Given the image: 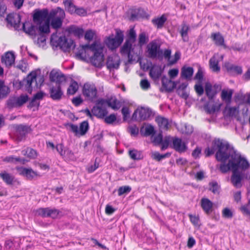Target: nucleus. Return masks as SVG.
<instances>
[{
  "instance_id": "19",
  "label": "nucleus",
  "mask_w": 250,
  "mask_h": 250,
  "mask_svg": "<svg viewBox=\"0 0 250 250\" xmlns=\"http://www.w3.org/2000/svg\"><path fill=\"white\" fill-rule=\"evenodd\" d=\"M107 68L109 69H118L120 64V59L118 55L108 56L106 61Z\"/></svg>"
},
{
  "instance_id": "28",
  "label": "nucleus",
  "mask_w": 250,
  "mask_h": 250,
  "mask_svg": "<svg viewBox=\"0 0 250 250\" xmlns=\"http://www.w3.org/2000/svg\"><path fill=\"white\" fill-rule=\"evenodd\" d=\"M201 206L206 213L208 214L211 211L213 203L208 199L204 198L201 199Z\"/></svg>"
},
{
  "instance_id": "18",
  "label": "nucleus",
  "mask_w": 250,
  "mask_h": 250,
  "mask_svg": "<svg viewBox=\"0 0 250 250\" xmlns=\"http://www.w3.org/2000/svg\"><path fill=\"white\" fill-rule=\"evenodd\" d=\"M6 21L8 24L13 26L16 29H18L20 26L21 16L20 14H9L6 17Z\"/></svg>"
},
{
  "instance_id": "49",
  "label": "nucleus",
  "mask_w": 250,
  "mask_h": 250,
  "mask_svg": "<svg viewBox=\"0 0 250 250\" xmlns=\"http://www.w3.org/2000/svg\"><path fill=\"white\" fill-rule=\"evenodd\" d=\"M78 88V83L74 81L69 85V87L67 89V93L73 95L77 91Z\"/></svg>"
},
{
  "instance_id": "53",
  "label": "nucleus",
  "mask_w": 250,
  "mask_h": 250,
  "mask_svg": "<svg viewBox=\"0 0 250 250\" xmlns=\"http://www.w3.org/2000/svg\"><path fill=\"white\" fill-rule=\"evenodd\" d=\"M163 137L161 133H159L157 136H151V139L152 140V143L155 146H158L162 143Z\"/></svg>"
},
{
  "instance_id": "22",
  "label": "nucleus",
  "mask_w": 250,
  "mask_h": 250,
  "mask_svg": "<svg viewBox=\"0 0 250 250\" xmlns=\"http://www.w3.org/2000/svg\"><path fill=\"white\" fill-rule=\"evenodd\" d=\"M205 91L208 100L210 102H214V98L217 94V91L213 89L212 84L209 82L205 83Z\"/></svg>"
},
{
  "instance_id": "14",
  "label": "nucleus",
  "mask_w": 250,
  "mask_h": 250,
  "mask_svg": "<svg viewBox=\"0 0 250 250\" xmlns=\"http://www.w3.org/2000/svg\"><path fill=\"white\" fill-rule=\"evenodd\" d=\"M17 170L20 175L26 177V178L29 180H32L37 177L40 176L39 174L34 171L31 168L21 167H18Z\"/></svg>"
},
{
  "instance_id": "36",
  "label": "nucleus",
  "mask_w": 250,
  "mask_h": 250,
  "mask_svg": "<svg viewBox=\"0 0 250 250\" xmlns=\"http://www.w3.org/2000/svg\"><path fill=\"white\" fill-rule=\"evenodd\" d=\"M193 72V67L184 66L181 69V77L186 79H190L192 76Z\"/></svg>"
},
{
  "instance_id": "57",
  "label": "nucleus",
  "mask_w": 250,
  "mask_h": 250,
  "mask_svg": "<svg viewBox=\"0 0 250 250\" xmlns=\"http://www.w3.org/2000/svg\"><path fill=\"white\" fill-rule=\"evenodd\" d=\"M48 211L47 215H48V217H51L53 219L57 218L60 213V211L56 208L51 209L49 208Z\"/></svg>"
},
{
  "instance_id": "2",
  "label": "nucleus",
  "mask_w": 250,
  "mask_h": 250,
  "mask_svg": "<svg viewBox=\"0 0 250 250\" xmlns=\"http://www.w3.org/2000/svg\"><path fill=\"white\" fill-rule=\"evenodd\" d=\"M249 168H250V164L245 158L240 163L239 166H237L232 170L230 182L235 188H239L242 187V181L245 176L243 172Z\"/></svg>"
},
{
  "instance_id": "1",
  "label": "nucleus",
  "mask_w": 250,
  "mask_h": 250,
  "mask_svg": "<svg viewBox=\"0 0 250 250\" xmlns=\"http://www.w3.org/2000/svg\"><path fill=\"white\" fill-rule=\"evenodd\" d=\"M219 150L216 152L215 157L218 161L223 163L220 166V170L223 173L232 170L239 166L240 163L245 158L237 153L232 146L228 144L224 145L219 141H217Z\"/></svg>"
},
{
  "instance_id": "64",
  "label": "nucleus",
  "mask_w": 250,
  "mask_h": 250,
  "mask_svg": "<svg viewBox=\"0 0 250 250\" xmlns=\"http://www.w3.org/2000/svg\"><path fill=\"white\" fill-rule=\"evenodd\" d=\"M7 104L9 108L16 107V97H10L7 102Z\"/></svg>"
},
{
  "instance_id": "55",
  "label": "nucleus",
  "mask_w": 250,
  "mask_h": 250,
  "mask_svg": "<svg viewBox=\"0 0 250 250\" xmlns=\"http://www.w3.org/2000/svg\"><path fill=\"white\" fill-rule=\"evenodd\" d=\"M194 90L198 96L203 95L204 92V89L202 85V83H198V84H195Z\"/></svg>"
},
{
  "instance_id": "25",
  "label": "nucleus",
  "mask_w": 250,
  "mask_h": 250,
  "mask_svg": "<svg viewBox=\"0 0 250 250\" xmlns=\"http://www.w3.org/2000/svg\"><path fill=\"white\" fill-rule=\"evenodd\" d=\"M225 66L228 73L232 75H241L242 74L243 70L241 66L235 65L229 62H226Z\"/></svg>"
},
{
  "instance_id": "7",
  "label": "nucleus",
  "mask_w": 250,
  "mask_h": 250,
  "mask_svg": "<svg viewBox=\"0 0 250 250\" xmlns=\"http://www.w3.org/2000/svg\"><path fill=\"white\" fill-rule=\"evenodd\" d=\"M148 57L151 59L158 58L161 60L163 58V50L160 45L155 40L150 42L146 46Z\"/></svg>"
},
{
  "instance_id": "56",
  "label": "nucleus",
  "mask_w": 250,
  "mask_h": 250,
  "mask_svg": "<svg viewBox=\"0 0 250 250\" xmlns=\"http://www.w3.org/2000/svg\"><path fill=\"white\" fill-rule=\"evenodd\" d=\"M148 38L145 33H141L139 35V44L140 46L145 44L148 41Z\"/></svg>"
},
{
  "instance_id": "43",
  "label": "nucleus",
  "mask_w": 250,
  "mask_h": 250,
  "mask_svg": "<svg viewBox=\"0 0 250 250\" xmlns=\"http://www.w3.org/2000/svg\"><path fill=\"white\" fill-rule=\"evenodd\" d=\"M209 63L210 68L213 71L217 72L220 71V67L219 66V62L215 57L210 58Z\"/></svg>"
},
{
  "instance_id": "12",
  "label": "nucleus",
  "mask_w": 250,
  "mask_h": 250,
  "mask_svg": "<svg viewBox=\"0 0 250 250\" xmlns=\"http://www.w3.org/2000/svg\"><path fill=\"white\" fill-rule=\"evenodd\" d=\"M133 43L125 41L123 45L120 48V53L123 55H127L128 57V63H132L134 61L133 56L131 54L134 52V48L133 47Z\"/></svg>"
},
{
  "instance_id": "11",
  "label": "nucleus",
  "mask_w": 250,
  "mask_h": 250,
  "mask_svg": "<svg viewBox=\"0 0 250 250\" xmlns=\"http://www.w3.org/2000/svg\"><path fill=\"white\" fill-rule=\"evenodd\" d=\"M49 17V13L47 9H36L33 15V21L36 24H41Z\"/></svg>"
},
{
  "instance_id": "29",
  "label": "nucleus",
  "mask_w": 250,
  "mask_h": 250,
  "mask_svg": "<svg viewBox=\"0 0 250 250\" xmlns=\"http://www.w3.org/2000/svg\"><path fill=\"white\" fill-rule=\"evenodd\" d=\"M0 177L8 185H12L16 181L15 177L5 171L0 173Z\"/></svg>"
},
{
  "instance_id": "39",
  "label": "nucleus",
  "mask_w": 250,
  "mask_h": 250,
  "mask_svg": "<svg viewBox=\"0 0 250 250\" xmlns=\"http://www.w3.org/2000/svg\"><path fill=\"white\" fill-rule=\"evenodd\" d=\"M128 154L130 157L133 160H140L144 158L142 152L135 149L129 150Z\"/></svg>"
},
{
  "instance_id": "40",
  "label": "nucleus",
  "mask_w": 250,
  "mask_h": 250,
  "mask_svg": "<svg viewBox=\"0 0 250 250\" xmlns=\"http://www.w3.org/2000/svg\"><path fill=\"white\" fill-rule=\"evenodd\" d=\"M233 90L230 89L229 91L223 89L221 92V98L223 101L226 103H230L232 98Z\"/></svg>"
},
{
  "instance_id": "45",
  "label": "nucleus",
  "mask_w": 250,
  "mask_h": 250,
  "mask_svg": "<svg viewBox=\"0 0 250 250\" xmlns=\"http://www.w3.org/2000/svg\"><path fill=\"white\" fill-rule=\"evenodd\" d=\"M89 128L88 122L87 121H84L82 122L80 125V130H79V134L83 136L85 135L88 131Z\"/></svg>"
},
{
  "instance_id": "58",
  "label": "nucleus",
  "mask_w": 250,
  "mask_h": 250,
  "mask_svg": "<svg viewBox=\"0 0 250 250\" xmlns=\"http://www.w3.org/2000/svg\"><path fill=\"white\" fill-rule=\"evenodd\" d=\"M77 8V7L72 2L65 6V9L71 14L76 13Z\"/></svg>"
},
{
  "instance_id": "21",
  "label": "nucleus",
  "mask_w": 250,
  "mask_h": 250,
  "mask_svg": "<svg viewBox=\"0 0 250 250\" xmlns=\"http://www.w3.org/2000/svg\"><path fill=\"white\" fill-rule=\"evenodd\" d=\"M49 94L50 98L53 100L59 101L61 99L63 95V92L62 90L60 85L52 86L49 89Z\"/></svg>"
},
{
  "instance_id": "34",
  "label": "nucleus",
  "mask_w": 250,
  "mask_h": 250,
  "mask_svg": "<svg viewBox=\"0 0 250 250\" xmlns=\"http://www.w3.org/2000/svg\"><path fill=\"white\" fill-rule=\"evenodd\" d=\"M190 28L189 25H187L185 22H183L181 25V29L180 33L182 37L184 42H186L188 40V31Z\"/></svg>"
},
{
  "instance_id": "46",
  "label": "nucleus",
  "mask_w": 250,
  "mask_h": 250,
  "mask_svg": "<svg viewBox=\"0 0 250 250\" xmlns=\"http://www.w3.org/2000/svg\"><path fill=\"white\" fill-rule=\"evenodd\" d=\"M171 142L172 143V137L170 136H166L164 139H163L162 143L160 144L161 145V150L163 151L167 149Z\"/></svg>"
},
{
  "instance_id": "63",
  "label": "nucleus",
  "mask_w": 250,
  "mask_h": 250,
  "mask_svg": "<svg viewBox=\"0 0 250 250\" xmlns=\"http://www.w3.org/2000/svg\"><path fill=\"white\" fill-rule=\"evenodd\" d=\"M181 53L179 51H176L174 54V59L172 60L169 59L168 65H171L175 63L180 59Z\"/></svg>"
},
{
  "instance_id": "10",
  "label": "nucleus",
  "mask_w": 250,
  "mask_h": 250,
  "mask_svg": "<svg viewBox=\"0 0 250 250\" xmlns=\"http://www.w3.org/2000/svg\"><path fill=\"white\" fill-rule=\"evenodd\" d=\"M83 94L88 100L93 102L97 98V89L94 84L85 83L83 86Z\"/></svg>"
},
{
  "instance_id": "61",
  "label": "nucleus",
  "mask_w": 250,
  "mask_h": 250,
  "mask_svg": "<svg viewBox=\"0 0 250 250\" xmlns=\"http://www.w3.org/2000/svg\"><path fill=\"white\" fill-rule=\"evenodd\" d=\"M233 215V212L229 208H226L222 210V215L226 218H231Z\"/></svg>"
},
{
  "instance_id": "3",
  "label": "nucleus",
  "mask_w": 250,
  "mask_h": 250,
  "mask_svg": "<svg viewBox=\"0 0 250 250\" xmlns=\"http://www.w3.org/2000/svg\"><path fill=\"white\" fill-rule=\"evenodd\" d=\"M34 25L29 21H26L22 24V30L27 35L31 36L33 39L35 38L37 36L36 31L38 30L39 34L44 35L49 34L50 32L49 20H45L42 24H36Z\"/></svg>"
},
{
  "instance_id": "51",
  "label": "nucleus",
  "mask_w": 250,
  "mask_h": 250,
  "mask_svg": "<svg viewBox=\"0 0 250 250\" xmlns=\"http://www.w3.org/2000/svg\"><path fill=\"white\" fill-rule=\"evenodd\" d=\"M48 210L49 208H41L36 210V214L42 217H48V215H47L49 212Z\"/></svg>"
},
{
  "instance_id": "6",
  "label": "nucleus",
  "mask_w": 250,
  "mask_h": 250,
  "mask_svg": "<svg viewBox=\"0 0 250 250\" xmlns=\"http://www.w3.org/2000/svg\"><path fill=\"white\" fill-rule=\"evenodd\" d=\"M37 76V73L35 71H32L22 81L16 82L15 86L19 89L24 88L25 91L31 94L33 90L32 84L35 82V86L38 87Z\"/></svg>"
},
{
  "instance_id": "42",
  "label": "nucleus",
  "mask_w": 250,
  "mask_h": 250,
  "mask_svg": "<svg viewBox=\"0 0 250 250\" xmlns=\"http://www.w3.org/2000/svg\"><path fill=\"white\" fill-rule=\"evenodd\" d=\"M62 158L67 161H74L76 160L73 152L68 148H65L63 153Z\"/></svg>"
},
{
  "instance_id": "62",
  "label": "nucleus",
  "mask_w": 250,
  "mask_h": 250,
  "mask_svg": "<svg viewBox=\"0 0 250 250\" xmlns=\"http://www.w3.org/2000/svg\"><path fill=\"white\" fill-rule=\"evenodd\" d=\"M140 86L143 90H146L150 88V84L147 79H143L140 82Z\"/></svg>"
},
{
  "instance_id": "31",
  "label": "nucleus",
  "mask_w": 250,
  "mask_h": 250,
  "mask_svg": "<svg viewBox=\"0 0 250 250\" xmlns=\"http://www.w3.org/2000/svg\"><path fill=\"white\" fill-rule=\"evenodd\" d=\"M167 19L165 15H163L160 17L153 19L151 20L152 24L158 29H161L164 26V23L167 21Z\"/></svg>"
},
{
  "instance_id": "16",
  "label": "nucleus",
  "mask_w": 250,
  "mask_h": 250,
  "mask_svg": "<svg viewBox=\"0 0 250 250\" xmlns=\"http://www.w3.org/2000/svg\"><path fill=\"white\" fill-rule=\"evenodd\" d=\"M104 106L98 104L96 101L95 105L91 109L93 115L99 119H104L108 114V111Z\"/></svg>"
},
{
  "instance_id": "8",
  "label": "nucleus",
  "mask_w": 250,
  "mask_h": 250,
  "mask_svg": "<svg viewBox=\"0 0 250 250\" xmlns=\"http://www.w3.org/2000/svg\"><path fill=\"white\" fill-rule=\"evenodd\" d=\"M97 104L101 105H107L114 110H118L122 105V103L114 95H112L106 99L99 98L97 100Z\"/></svg>"
},
{
  "instance_id": "13",
  "label": "nucleus",
  "mask_w": 250,
  "mask_h": 250,
  "mask_svg": "<svg viewBox=\"0 0 250 250\" xmlns=\"http://www.w3.org/2000/svg\"><path fill=\"white\" fill-rule=\"evenodd\" d=\"M170 146L180 153L186 152L188 148L186 143L177 137H172V143Z\"/></svg>"
},
{
  "instance_id": "26",
  "label": "nucleus",
  "mask_w": 250,
  "mask_h": 250,
  "mask_svg": "<svg viewBox=\"0 0 250 250\" xmlns=\"http://www.w3.org/2000/svg\"><path fill=\"white\" fill-rule=\"evenodd\" d=\"M138 109L140 121L148 120L152 114V110L149 108L141 107V108H138Z\"/></svg>"
},
{
  "instance_id": "35",
  "label": "nucleus",
  "mask_w": 250,
  "mask_h": 250,
  "mask_svg": "<svg viewBox=\"0 0 250 250\" xmlns=\"http://www.w3.org/2000/svg\"><path fill=\"white\" fill-rule=\"evenodd\" d=\"M10 92V88L5 85L4 81L0 80V99L6 97Z\"/></svg>"
},
{
  "instance_id": "17",
  "label": "nucleus",
  "mask_w": 250,
  "mask_h": 250,
  "mask_svg": "<svg viewBox=\"0 0 250 250\" xmlns=\"http://www.w3.org/2000/svg\"><path fill=\"white\" fill-rule=\"evenodd\" d=\"M92 64L96 67H101L103 65L104 55L103 50L95 52L93 56L90 58Z\"/></svg>"
},
{
  "instance_id": "15",
  "label": "nucleus",
  "mask_w": 250,
  "mask_h": 250,
  "mask_svg": "<svg viewBox=\"0 0 250 250\" xmlns=\"http://www.w3.org/2000/svg\"><path fill=\"white\" fill-rule=\"evenodd\" d=\"M149 15L142 8L133 9L131 12L130 20L138 21L140 19H148Z\"/></svg>"
},
{
  "instance_id": "30",
  "label": "nucleus",
  "mask_w": 250,
  "mask_h": 250,
  "mask_svg": "<svg viewBox=\"0 0 250 250\" xmlns=\"http://www.w3.org/2000/svg\"><path fill=\"white\" fill-rule=\"evenodd\" d=\"M155 121L160 128L164 130H167L168 129L169 122L167 118L161 116H158L156 117Z\"/></svg>"
},
{
  "instance_id": "9",
  "label": "nucleus",
  "mask_w": 250,
  "mask_h": 250,
  "mask_svg": "<svg viewBox=\"0 0 250 250\" xmlns=\"http://www.w3.org/2000/svg\"><path fill=\"white\" fill-rule=\"evenodd\" d=\"M14 129L15 136L18 141L25 140L27 135L32 131L30 126L23 124L16 125Z\"/></svg>"
},
{
  "instance_id": "54",
  "label": "nucleus",
  "mask_w": 250,
  "mask_h": 250,
  "mask_svg": "<svg viewBox=\"0 0 250 250\" xmlns=\"http://www.w3.org/2000/svg\"><path fill=\"white\" fill-rule=\"evenodd\" d=\"M104 119L105 123L109 125L113 124L117 120L116 116L114 113L108 116L106 115Z\"/></svg>"
},
{
  "instance_id": "59",
  "label": "nucleus",
  "mask_w": 250,
  "mask_h": 250,
  "mask_svg": "<svg viewBox=\"0 0 250 250\" xmlns=\"http://www.w3.org/2000/svg\"><path fill=\"white\" fill-rule=\"evenodd\" d=\"M95 35V32L91 29L87 30L84 35V39L86 40L90 41H92Z\"/></svg>"
},
{
  "instance_id": "38",
  "label": "nucleus",
  "mask_w": 250,
  "mask_h": 250,
  "mask_svg": "<svg viewBox=\"0 0 250 250\" xmlns=\"http://www.w3.org/2000/svg\"><path fill=\"white\" fill-rule=\"evenodd\" d=\"M170 152H167L165 154H161L158 151L152 152L151 154V157L154 160L160 162L162 159L169 158L171 156Z\"/></svg>"
},
{
  "instance_id": "47",
  "label": "nucleus",
  "mask_w": 250,
  "mask_h": 250,
  "mask_svg": "<svg viewBox=\"0 0 250 250\" xmlns=\"http://www.w3.org/2000/svg\"><path fill=\"white\" fill-rule=\"evenodd\" d=\"M115 31L116 34L114 38L118 42L122 44L124 39V32L119 28L115 29Z\"/></svg>"
},
{
  "instance_id": "24",
  "label": "nucleus",
  "mask_w": 250,
  "mask_h": 250,
  "mask_svg": "<svg viewBox=\"0 0 250 250\" xmlns=\"http://www.w3.org/2000/svg\"><path fill=\"white\" fill-rule=\"evenodd\" d=\"M165 66L163 68L161 65L153 66L149 71L150 77L154 81L159 79L164 71Z\"/></svg>"
},
{
  "instance_id": "23",
  "label": "nucleus",
  "mask_w": 250,
  "mask_h": 250,
  "mask_svg": "<svg viewBox=\"0 0 250 250\" xmlns=\"http://www.w3.org/2000/svg\"><path fill=\"white\" fill-rule=\"evenodd\" d=\"M15 61V56L12 51L6 52L1 58V62L4 63L7 67H11Z\"/></svg>"
},
{
  "instance_id": "52",
  "label": "nucleus",
  "mask_w": 250,
  "mask_h": 250,
  "mask_svg": "<svg viewBox=\"0 0 250 250\" xmlns=\"http://www.w3.org/2000/svg\"><path fill=\"white\" fill-rule=\"evenodd\" d=\"M219 141L222 142V144L224 145L228 144L229 146H230L228 142L224 141L223 140H220V139H218L217 140H215L212 143V146L210 148L211 151L213 152V154L217 150L216 152L219 150V147L217 146V141Z\"/></svg>"
},
{
  "instance_id": "5",
  "label": "nucleus",
  "mask_w": 250,
  "mask_h": 250,
  "mask_svg": "<svg viewBox=\"0 0 250 250\" xmlns=\"http://www.w3.org/2000/svg\"><path fill=\"white\" fill-rule=\"evenodd\" d=\"M65 16L64 11L60 7H58L49 12V17L47 20H49V23L51 27L57 30L62 27Z\"/></svg>"
},
{
  "instance_id": "44",
  "label": "nucleus",
  "mask_w": 250,
  "mask_h": 250,
  "mask_svg": "<svg viewBox=\"0 0 250 250\" xmlns=\"http://www.w3.org/2000/svg\"><path fill=\"white\" fill-rule=\"evenodd\" d=\"M209 190L215 194H219L220 191V186L216 181H212L209 183Z\"/></svg>"
},
{
  "instance_id": "20",
  "label": "nucleus",
  "mask_w": 250,
  "mask_h": 250,
  "mask_svg": "<svg viewBox=\"0 0 250 250\" xmlns=\"http://www.w3.org/2000/svg\"><path fill=\"white\" fill-rule=\"evenodd\" d=\"M162 84L166 92H171L176 87L177 83L168 79L166 75H164L162 77Z\"/></svg>"
},
{
  "instance_id": "60",
  "label": "nucleus",
  "mask_w": 250,
  "mask_h": 250,
  "mask_svg": "<svg viewBox=\"0 0 250 250\" xmlns=\"http://www.w3.org/2000/svg\"><path fill=\"white\" fill-rule=\"evenodd\" d=\"M203 72L201 68H199L196 73L194 79L198 81V83H202L203 81Z\"/></svg>"
},
{
  "instance_id": "37",
  "label": "nucleus",
  "mask_w": 250,
  "mask_h": 250,
  "mask_svg": "<svg viewBox=\"0 0 250 250\" xmlns=\"http://www.w3.org/2000/svg\"><path fill=\"white\" fill-rule=\"evenodd\" d=\"M106 44L108 47L111 49H116L121 44L120 42H118V41L116 40L115 38L113 37V35L107 38Z\"/></svg>"
},
{
  "instance_id": "41",
  "label": "nucleus",
  "mask_w": 250,
  "mask_h": 250,
  "mask_svg": "<svg viewBox=\"0 0 250 250\" xmlns=\"http://www.w3.org/2000/svg\"><path fill=\"white\" fill-rule=\"evenodd\" d=\"M22 154L32 159H35L37 157V151L30 147H27L26 149L23 150Z\"/></svg>"
},
{
  "instance_id": "4",
  "label": "nucleus",
  "mask_w": 250,
  "mask_h": 250,
  "mask_svg": "<svg viewBox=\"0 0 250 250\" xmlns=\"http://www.w3.org/2000/svg\"><path fill=\"white\" fill-rule=\"evenodd\" d=\"M50 43L53 46L59 47L64 52H69L75 47L74 41L67 38L65 36L58 37L57 32L53 33L50 37Z\"/></svg>"
},
{
  "instance_id": "48",
  "label": "nucleus",
  "mask_w": 250,
  "mask_h": 250,
  "mask_svg": "<svg viewBox=\"0 0 250 250\" xmlns=\"http://www.w3.org/2000/svg\"><path fill=\"white\" fill-rule=\"evenodd\" d=\"M131 190V188L129 186H124L120 187L118 190L119 196H122L123 194H126L129 193Z\"/></svg>"
},
{
  "instance_id": "27",
  "label": "nucleus",
  "mask_w": 250,
  "mask_h": 250,
  "mask_svg": "<svg viewBox=\"0 0 250 250\" xmlns=\"http://www.w3.org/2000/svg\"><path fill=\"white\" fill-rule=\"evenodd\" d=\"M211 38L217 46H223L225 48H227V45L224 43V38L220 32L212 33Z\"/></svg>"
},
{
  "instance_id": "33",
  "label": "nucleus",
  "mask_w": 250,
  "mask_h": 250,
  "mask_svg": "<svg viewBox=\"0 0 250 250\" xmlns=\"http://www.w3.org/2000/svg\"><path fill=\"white\" fill-rule=\"evenodd\" d=\"M140 133L143 136L147 137L150 135L152 136L155 133V131L154 127L149 125L145 127H142L140 129Z\"/></svg>"
},
{
  "instance_id": "32",
  "label": "nucleus",
  "mask_w": 250,
  "mask_h": 250,
  "mask_svg": "<svg viewBox=\"0 0 250 250\" xmlns=\"http://www.w3.org/2000/svg\"><path fill=\"white\" fill-rule=\"evenodd\" d=\"M67 31L68 33L73 34L75 36L79 38L83 36L84 33V30L83 28L78 27L74 25H71L68 27L67 29Z\"/></svg>"
},
{
  "instance_id": "50",
  "label": "nucleus",
  "mask_w": 250,
  "mask_h": 250,
  "mask_svg": "<svg viewBox=\"0 0 250 250\" xmlns=\"http://www.w3.org/2000/svg\"><path fill=\"white\" fill-rule=\"evenodd\" d=\"M136 40V33L133 28L130 29L128 34L127 35V38L125 41H128V42L134 43Z\"/></svg>"
}]
</instances>
